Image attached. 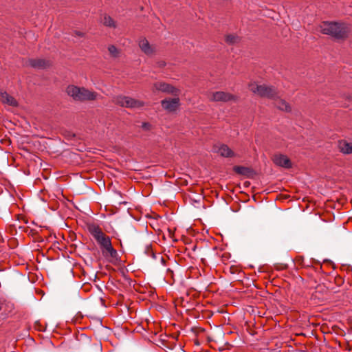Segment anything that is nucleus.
Returning a JSON list of instances; mask_svg holds the SVG:
<instances>
[{"instance_id": "obj_1", "label": "nucleus", "mask_w": 352, "mask_h": 352, "mask_svg": "<svg viewBox=\"0 0 352 352\" xmlns=\"http://www.w3.org/2000/svg\"><path fill=\"white\" fill-rule=\"evenodd\" d=\"M250 90L261 97L273 99L274 105L281 111L289 112L291 111V107L285 100L277 97L276 90L266 85H258L255 82H250L248 85Z\"/></svg>"}, {"instance_id": "obj_2", "label": "nucleus", "mask_w": 352, "mask_h": 352, "mask_svg": "<svg viewBox=\"0 0 352 352\" xmlns=\"http://www.w3.org/2000/svg\"><path fill=\"white\" fill-rule=\"evenodd\" d=\"M89 231L100 245L104 256L111 258L117 257V251L112 246L110 237L107 236L99 226L91 225L89 226Z\"/></svg>"}, {"instance_id": "obj_3", "label": "nucleus", "mask_w": 352, "mask_h": 352, "mask_svg": "<svg viewBox=\"0 0 352 352\" xmlns=\"http://www.w3.org/2000/svg\"><path fill=\"white\" fill-rule=\"evenodd\" d=\"M320 31L336 39H344L348 36L350 29L344 23L324 21L320 25Z\"/></svg>"}, {"instance_id": "obj_4", "label": "nucleus", "mask_w": 352, "mask_h": 352, "mask_svg": "<svg viewBox=\"0 0 352 352\" xmlns=\"http://www.w3.org/2000/svg\"><path fill=\"white\" fill-rule=\"evenodd\" d=\"M67 94L75 100H94L97 99L98 94L84 87L69 85L67 88Z\"/></svg>"}, {"instance_id": "obj_5", "label": "nucleus", "mask_w": 352, "mask_h": 352, "mask_svg": "<svg viewBox=\"0 0 352 352\" xmlns=\"http://www.w3.org/2000/svg\"><path fill=\"white\" fill-rule=\"evenodd\" d=\"M113 102L122 107L131 109L140 108L144 106V102L142 101L124 96H118L114 97Z\"/></svg>"}, {"instance_id": "obj_6", "label": "nucleus", "mask_w": 352, "mask_h": 352, "mask_svg": "<svg viewBox=\"0 0 352 352\" xmlns=\"http://www.w3.org/2000/svg\"><path fill=\"white\" fill-rule=\"evenodd\" d=\"M208 99L214 102L236 101L238 97L234 94L226 91H213L208 94Z\"/></svg>"}, {"instance_id": "obj_7", "label": "nucleus", "mask_w": 352, "mask_h": 352, "mask_svg": "<svg viewBox=\"0 0 352 352\" xmlns=\"http://www.w3.org/2000/svg\"><path fill=\"white\" fill-rule=\"evenodd\" d=\"M153 91H162L177 96L179 94V90L174 86L162 81H158L153 84Z\"/></svg>"}, {"instance_id": "obj_8", "label": "nucleus", "mask_w": 352, "mask_h": 352, "mask_svg": "<svg viewBox=\"0 0 352 352\" xmlns=\"http://www.w3.org/2000/svg\"><path fill=\"white\" fill-rule=\"evenodd\" d=\"M177 96L173 98H166L162 100L161 101L162 109L169 113L175 112L180 106V100Z\"/></svg>"}, {"instance_id": "obj_9", "label": "nucleus", "mask_w": 352, "mask_h": 352, "mask_svg": "<svg viewBox=\"0 0 352 352\" xmlns=\"http://www.w3.org/2000/svg\"><path fill=\"white\" fill-rule=\"evenodd\" d=\"M273 162L278 166L285 168H289L292 167V164L288 157L281 153H277L272 157Z\"/></svg>"}, {"instance_id": "obj_10", "label": "nucleus", "mask_w": 352, "mask_h": 352, "mask_svg": "<svg viewBox=\"0 0 352 352\" xmlns=\"http://www.w3.org/2000/svg\"><path fill=\"white\" fill-rule=\"evenodd\" d=\"M139 46L142 51L147 56H152L156 52V47L150 45L148 41L145 38H142L139 41Z\"/></svg>"}, {"instance_id": "obj_11", "label": "nucleus", "mask_w": 352, "mask_h": 352, "mask_svg": "<svg viewBox=\"0 0 352 352\" xmlns=\"http://www.w3.org/2000/svg\"><path fill=\"white\" fill-rule=\"evenodd\" d=\"M214 151L222 157H230L234 155V152L226 144L215 146Z\"/></svg>"}, {"instance_id": "obj_12", "label": "nucleus", "mask_w": 352, "mask_h": 352, "mask_svg": "<svg viewBox=\"0 0 352 352\" xmlns=\"http://www.w3.org/2000/svg\"><path fill=\"white\" fill-rule=\"evenodd\" d=\"M0 100L3 103L12 107H16L18 105L16 99L6 91L0 92Z\"/></svg>"}, {"instance_id": "obj_13", "label": "nucleus", "mask_w": 352, "mask_h": 352, "mask_svg": "<svg viewBox=\"0 0 352 352\" xmlns=\"http://www.w3.org/2000/svg\"><path fill=\"white\" fill-rule=\"evenodd\" d=\"M338 147L340 151L344 154L352 153V142H348L346 140H340L338 143Z\"/></svg>"}, {"instance_id": "obj_14", "label": "nucleus", "mask_w": 352, "mask_h": 352, "mask_svg": "<svg viewBox=\"0 0 352 352\" xmlns=\"http://www.w3.org/2000/svg\"><path fill=\"white\" fill-rule=\"evenodd\" d=\"M31 65L35 68H45L48 67L50 63L49 61L43 59H34L30 61Z\"/></svg>"}, {"instance_id": "obj_15", "label": "nucleus", "mask_w": 352, "mask_h": 352, "mask_svg": "<svg viewBox=\"0 0 352 352\" xmlns=\"http://www.w3.org/2000/svg\"><path fill=\"white\" fill-rule=\"evenodd\" d=\"M102 23L107 27L113 28L116 27V21L109 16L104 15L102 21Z\"/></svg>"}, {"instance_id": "obj_16", "label": "nucleus", "mask_w": 352, "mask_h": 352, "mask_svg": "<svg viewBox=\"0 0 352 352\" xmlns=\"http://www.w3.org/2000/svg\"><path fill=\"white\" fill-rule=\"evenodd\" d=\"M234 170L236 173H238L239 175H248L250 173V168L245 167V166H234Z\"/></svg>"}, {"instance_id": "obj_17", "label": "nucleus", "mask_w": 352, "mask_h": 352, "mask_svg": "<svg viewBox=\"0 0 352 352\" xmlns=\"http://www.w3.org/2000/svg\"><path fill=\"white\" fill-rule=\"evenodd\" d=\"M108 51L111 56L114 58L119 56L120 51L116 46L109 45L108 47Z\"/></svg>"}, {"instance_id": "obj_18", "label": "nucleus", "mask_w": 352, "mask_h": 352, "mask_svg": "<svg viewBox=\"0 0 352 352\" xmlns=\"http://www.w3.org/2000/svg\"><path fill=\"white\" fill-rule=\"evenodd\" d=\"M237 38L233 35H228L226 36V41L230 43L236 42Z\"/></svg>"}, {"instance_id": "obj_19", "label": "nucleus", "mask_w": 352, "mask_h": 352, "mask_svg": "<svg viewBox=\"0 0 352 352\" xmlns=\"http://www.w3.org/2000/svg\"><path fill=\"white\" fill-rule=\"evenodd\" d=\"M166 65V63L164 61L159 62L160 67H164Z\"/></svg>"}]
</instances>
